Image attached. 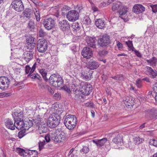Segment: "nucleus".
Here are the masks:
<instances>
[{
    "label": "nucleus",
    "mask_w": 157,
    "mask_h": 157,
    "mask_svg": "<svg viewBox=\"0 0 157 157\" xmlns=\"http://www.w3.org/2000/svg\"><path fill=\"white\" fill-rule=\"evenodd\" d=\"M77 122L76 117L75 115L69 114L65 117L64 123L69 130L73 129L76 126Z\"/></svg>",
    "instance_id": "f257e3e1"
},
{
    "label": "nucleus",
    "mask_w": 157,
    "mask_h": 157,
    "mask_svg": "<svg viewBox=\"0 0 157 157\" xmlns=\"http://www.w3.org/2000/svg\"><path fill=\"white\" fill-rule=\"evenodd\" d=\"M48 80L50 84L55 87L61 86L63 83V80L61 76L58 74L51 75Z\"/></svg>",
    "instance_id": "f03ea898"
},
{
    "label": "nucleus",
    "mask_w": 157,
    "mask_h": 157,
    "mask_svg": "<svg viewBox=\"0 0 157 157\" xmlns=\"http://www.w3.org/2000/svg\"><path fill=\"white\" fill-rule=\"evenodd\" d=\"M61 119L60 116L55 114H51L47 120V123L49 127L53 128L57 126L59 124Z\"/></svg>",
    "instance_id": "7ed1b4c3"
},
{
    "label": "nucleus",
    "mask_w": 157,
    "mask_h": 157,
    "mask_svg": "<svg viewBox=\"0 0 157 157\" xmlns=\"http://www.w3.org/2000/svg\"><path fill=\"white\" fill-rule=\"evenodd\" d=\"M81 88L80 89L81 93L85 95H87L92 92V87L91 85L87 82H81L80 83Z\"/></svg>",
    "instance_id": "20e7f679"
},
{
    "label": "nucleus",
    "mask_w": 157,
    "mask_h": 157,
    "mask_svg": "<svg viewBox=\"0 0 157 157\" xmlns=\"http://www.w3.org/2000/svg\"><path fill=\"white\" fill-rule=\"evenodd\" d=\"M12 78L6 76L0 77V89H7L9 86L11 80Z\"/></svg>",
    "instance_id": "39448f33"
},
{
    "label": "nucleus",
    "mask_w": 157,
    "mask_h": 157,
    "mask_svg": "<svg viewBox=\"0 0 157 157\" xmlns=\"http://www.w3.org/2000/svg\"><path fill=\"white\" fill-rule=\"evenodd\" d=\"M42 23L45 29L48 30L53 29L55 26V22L52 18H45L42 20Z\"/></svg>",
    "instance_id": "423d86ee"
},
{
    "label": "nucleus",
    "mask_w": 157,
    "mask_h": 157,
    "mask_svg": "<svg viewBox=\"0 0 157 157\" xmlns=\"http://www.w3.org/2000/svg\"><path fill=\"white\" fill-rule=\"evenodd\" d=\"M12 8L16 11L21 12L24 9L22 1L21 0H14L11 4Z\"/></svg>",
    "instance_id": "0eeeda50"
},
{
    "label": "nucleus",
    "mask_w": 157,
    "mask_h": 157,
    "mask_svg": "<svg viewBox=\"0 0 157 157\" xmlns=\"http://www.w3.org/2000/svg\"><path fill=\"white\" fill-rule=\"evenodd\" d=\"M56 131L54 130L52 132V135L51 136V139L55 142L60 143L65 140L66 139L65 136L63 133L61 132L59 135L56 133Z\"/></svg>",
    "instance_id": "6e6552de"
},
{
    "label": "nucleus",
    "mask_w": 157,
    "mask_h": 157,
    "mask_svg": "<svg viewBox=\"0 0 157 157\" xmlns=\"http://www.w3.org/2000/svg\"><path fill=\"white\" fill-rule=\"evenodd\" d=\"M110 36L107 34H105L102 36V37L98 40V43L100 46L105 47L110 44Z\"/></svg>",
    "instance_id": "1a4fd4ad"
},
{
    "label": "nucleus",
    "mask_w": 157,
    "mask_h": 157,
    "mask_svg": "<svg viewBox=\"0 0 157 157\" xmlns=\"http://www.w3.org/2000/svg\"><path fill=\"white\" fill-rule=\"evenodd\" d=\"M37 48L39 52H44L48 48V43L47 41L43 39L39 40L38 41Z\"/></svg>",
    "instance_id": "9d476101"
},
{
    "label": "nucleus",
    "mask_w": 157,
    "mask_h": 157,
    "mask_svg": "<svg viewBox=\"0 0 157 157\" xmlns=\"http://www.w3.org/2000/svg\"><path fill=\"white\" fill-rule=\"evenodd\" d=\"M66 17L69 21H75L78 19V13L75 10H71L67 12Z\"/></svg>",
    "instance_id": "9b49d317"
},
{
    "label": "nucleus",
    "mask_w": 157,
    "mask_h": 157,
    "mask_svg": "<svg viewBox=\"0 0 157 157\" xmlns=\"http://www.w3.org/2000/svg\"><path fill=\"white\" fill-rule=\"evenodd\" d=\"M81 54L84 58L89 59L93 55L92 51L88 47H86L83 49Z\"/></svg>",
    "instance_id": "f8f14e48"
},
{
    "label": "nucleus",
    "mask_w": 157,
    "mask_h": 157,
    "mask_svg": "<svg viewBox=\"0 0 157 157\" xmlns=\"http://www.w3.org/2000/svg\"><path fill=\"white\" fill-rule=\"evenodd\" d=\"M86 41L88 46L93 48H96V40L95 37L87 36L86 39Z\"/></svg>",
    "instance_id": "ddd939ff"
},
{
    "label": "nucleus",
    "mask_w": 157,
    "mask_h": 157,
    "mask_svg": "<svg viewBox=\"0 0 157 157\" xmlns=\"http://www.w3.org/2000/svg\"><path fill=\"white\" fill-rule=\"evenodd\" d=\"M93 73L92 70L88 69V70L82 73L81 77L85 80H89L92 78Z\"/></svg>",
    "instance_id": "4468645a"
},
{
    "label": "nucleus",
    "mask_w": 157,
    "mask_h": 157,
    "mask_svg": "<svg viewBox=\"0 0 157 157\" xmlns=\"http://www.w3.org/2000/svg\"><path fill=\"white\" fill-rule=\"evenodd\" d=\"M145 10V7L141 4H135L132 8V11L136 14L141 13Z\"/></svg>",
    "instance_id": "2eb2a0df"
},
{
    "label": "nucleus",
    "mask_w": 157,
    "mask_h": 157,
    "mask_svg": "<svg viewBox=\"0 0 157 157\" xmlns=\"http://www.w3.org/2000/svg\"><path fill=\"white\" fill-rule=\"evenodd\" d=\"M146 74L151 78H155L157 76V71L154 70L151 67L146 66Z\"/></svg>",
    "instance_id": "dca6fc26"
},
{
    "label": "nucleus",
    "mask_w": 157,
    "mask_h": 157,
    "mask_svg": "<svg viewBox=\"0 0 157 157\" xmlns=\"http://www.w3.org/2000/svg\"><path fill=\"white\" fill-rule=\"evenodd\" d=\"M34 52L33 51H26L23 54L22 58L26 62H29L33 57Z\"/></svg>",
    "instance_id": "f3484780"
},
{
    "label": "nucleus",
    "mask_w": 157,
    "mask_h": 157,
    "mask_svg": "<svg viewBox=\"0 0 157 157\" xmlns=\"http://www.w3.org/2000/svg\"><path fill=\"white\" fill-rule=\"evenodd\" d=\"M59 26L63 31L67 30L70 28V25L68 21L66 20H63L60 21L59 23Z\"/></svg>",
    "instance_id": "a211bd4d"
},
{
    "label": "nucleus",
    "mask_w": 157,
    "mask_h": 157,
    "mask_svg": "<svg viewBox=\"0 0 157 157\" xmlns=\"http://www.w3.org/2000/svg\"><path fill=\"white\" fill-rule=\"evenodd\" d=\"M5 124L6 126L8 129L11 130L15 129V124L13 123V121L10 119H6L4 120Z\"/></svg>",
    "instance_id": "6ab92c4d"
},
{
    "label": "nucleus",
    "mask_w": 157,
    "mask_h": 157,
    "mask_svg": "<svg viewBox=\"0 0 157 157\" xmlns=\"http://www.w3.org/2000/svg\"><path fill=\"white\" fill-rule=\"evenodd\" d=\"M128 8L126 6H123L122 5L119 9L118 13L120 15L119 17L122 19H123L124 17L126 16V13L128 11Z\"/></svg>",
    "instance_id": "aec40b11"
},
{
    "label": "nucleus",
    "mask_w": 157,
    "mask_h": 157,
    "mask_svg": "<svg viewBox=\"0 0 157 157\" xmlns=\"http://www.w3.org/2000/svg\"><path fill=\"white\" fill-rule=\"evenodd\" d=\"M47 123L45 124L41 123L39 126L37 132L40 134L46 133L48 131Z\"/></svg>",
    "instance_id": "412c9836"
},
{
    "label": "nucleus",
    "mask_w": 157,
    "mask_h": 157,
    "mask_svg": "<svg viewBox=\"0 0 157 157\" xmlns=\"http://www.w3.org/2000/svg\"><path fill=\"white\" fill-rule=\"evenodd\" d=\"M12 116L14 121L18 120H23V113L20 110H17L13 114Z\"/></svg>",
    "instance_id": "4be33fe9"
},
{
    "label": "nucleus",
    "mask_w": 157,
    "mask_h": 157,
    "mask_svg": "<svg viewBox=\"0 0 157 157\" xmlns=\"http://www.w3.org/2000/svg\"><path fill=\"white\" fill-rule=\"evenodd\" d=\"M70 95L72 98L76 100H78L80 99L81 94L79 91L77 90L75 87V90L70 93Z\"/></svg>",
    "instance_id": "5701e85b"
},
{
    "label": "nucleus",
    "mask_w": 157,
    "mask_h": 157,
    "mask_svg": "<svg viewBox=\"0 0 157 157\" xmlns=\"http://www.w3.org/2000/svg\"><path fill=\"white\" fill-rule=\"evenodd\" d=\"M87 65L89 69L91 70L96 69L99 66V64L97 62L92 60L89 61Z\"/></svg>",
    "instance_id": "b1692460"
},
{
    "label": "nucleus",
    "mask_w": 157,
    "mask_h": 157,
    "mask_svg": "<svg viewBox=\"0 0 157 157\" xmlns=\"http://www.w3.org/2000/svg\"><path fill=\"white\" fill-rule=\"evenodd\" d=\"M52 111L53 112V114L58 115L62 112V109L61 108H59V105L56 104L53 106L52 108Z\"/></svg>",
    "instance_id": "393cba45"
},
{
    "label": "nucleus",
    "mask_w": 157,
    "mask_h": 157,
    "mask_svg": "<svg viewBox=\"0 0 157 157\" xmlns=\"http://www.w3.org/2000/svg\"><path fill=\"white\" fill-rule=\"evenodd\" d=\"M36 65V63H35L31 67L29 66H26L25 67V72L26 74L33 73L34 72Z\"/></svg>",
    "instance_id": "a878e982"
},
{
    "label": "nucleus",
    "mask_w": 157,
    "mask_h": 157,
    "mask_svg": "<svg viewBox=\"0 0 157 157\" xmlns=\"http://www.w3.org/2000/svg\"><path fill=\"white\" fill-rule=\"evenodd\" d=\"M15 127L18 129H24V121L23 120H18L15 121Z\"/></svg>",
    "instance_id": "bb28decb"
},
{
    "label": "nucleus",
    "mask_w": 157,
    "mask_h": 157,
    "mask_svg": "<svg viewBox=\"0 0 157 157\" xmlns=\"http://www.w3.org/2000/svg\"><path fill=\"white\" fill-rule=\"evenodd\" d=\"M95 24L98 28L100 29H102L104 28L105 25L104 20L101 19L97 20L95 21Z\"/></svg>",
    "instance_id": "cd10ccee"
},
{
    "label": "nucleus",
    "mask_w": 157,
    "mask_h": 157,
    "mask_svg": "<svg viewBox=\"0 0 157 157\" xmlns=\"http://www.w3.org/2000/svg\"><path fill=\"white\" fill-rule=\"evenodd\" d=\"M33 125V121L29 119H27L24 121V129L25 130H28Z\"/></svg>",
    "instance_id": "c85d7f7f"
},
{
    "label": "nucleus",
    "mask_w": 157,
    "mask_h": 157,
    "mask_svg": "<svg viewBox=\"0 0 157 157\" xmlns=\"http://www.w3.org/2000/svg\"><path fill=\"white\" fill-rule=\"evenodd\" d=\"M122 5V3L120 2H117L114 3H113L112 6V10L113 11L117 10L120 8Z\"/></svg>",
    "instance_id": "c756f323"
},
{
    "label": "nucleus",
    "mask_w": 157,
    "mask_h": 157,
    "mask_svg": "<svg viewBox=\"0 0 157 157\" xmlns=\"http://www.w3.org/2000/svg\"><path fill=\"white\" fill-rule=\"evenodd\" d=\"M39 72L42 76L44 80L46 81H48L49 79L46 76L47 74V70L45 69H42L40 70Z\"/></svg>",
    "instance_id": "7c9ffc66"
},
{
    "label": "nucleus",
    "mask_w": 157,
    "mask_h": 157,
    "mask_svg": "<svg viewBox=\"0 0 157 157\" xmlns=\"http://www.w3.org/2000/svg\"><path fill=\"white\" fill-rule=\"evenodd\" d=\"M112 141L113 143L115 144H117L118 145H120L121 143L122 139L119 136L117 135L113 139Z\"/></svg>",
    "instance_id": "2f4dec72"
},
{
    "label": "nucleus",
    "mask_w": 157,
    "mask_h": 157,
    "mask_svg": "<svg viewBox=\"0 0 157 157\" xmlns=\"http://www.w3.org/2000/svg\"><path fill=\"white\" fill-rule=\"evenodd\" d=\"M147 62L150 63L151 66H155L157 63V59L155 57L150 59H149L146 60Z\"/></svg>",
    "instance_id": "473e14b6"
},
{
    "label": "nucleus",
    "mask_w": 157,
    "mask_h": 157,
    "mask_svg": "<svg viewBox=\"0 0 157 157\" xmlns=\"http://www.w3.org/2000/svg\"><path fill=\"white\" fill-rule=\"evenodd\" d=\"M111 78L115 80L117 82L118 81H122L124 80V77L122 74H118L115 76L111 77Z\"/></svg>",
    "instance_id": "72a5a7b5"
},
{
    "label": "nucleus",
    "mask_w": 157,
    "mask_h": 157,
    "mask_svg": "<svg viewBox=\"0 0 157 157\" xmlns=\"http://www.w3.org/2000/svg\"><path fill=\"white\" fill-rule=\"evenodd\" d=\"M36 39L31 35L28 36L26 39V43L28 44L29 43H35V41Z\"/></svg>",
    "instance_id": "f704fd0d"
},
{
    "label": "nucleus",
    "mask_w": 157,
    "mask_h": 157,
    "mask_svg": "<svg viewBox=\"0 0 157 157\" xmlns=\"http://www.w3.org/2000/svg\"><path fill=\"white\" fill-rule=\"evenodd\" d=\"M36 26V24L34 23V21L32 19L30 20L29 22L28 27L31 30L35 29Z\"/></svg>",
    "instance_id": "c9c22d12"
},
{
    "label": "nucleus",
    "mask_w": 157,
    "mask_h": 157,
    "mask_svg": "<svg viewBox=\"0 0 157 157\" xmlns=\"http://www.w3.org/2000/svg\"><path fill=\"white\" fill-rule=\"evenodd\" d=\"M31 14V10L30 9H26L23 12V16L24 17L29 19L30 18V16Z\"/></svg>",
    "instance_id": "e433bc0d"
},
{
    "label": "nucleus",
    "mask_w": 157,
    "mask_h": 157,
    "mask_svg": "<svg viewBox=\"0 0 157 157\" xmlns=\"http://www.w3.org/2000/svg\"><path fill=\"white\" fill-rule=\"evenodd\" d=\"M72 27L73 31L77 32L80 29V26L78 23H73L72 25Z\"/></svg>",
    "instance_id": "4c0bfd02"
},
{
    "label": "nucleus",
    "mask_w": 157,
    "mask_h": 157,
    "mask_svg": "<svg viewBox=\"0 0 157 157\" xmlns=\"http://www.w3.org/2000/svg\"><path fill=\"white\" fill-rule=\"evenodd\" d=\"M75 85H72L71 86L72 88L71 89L67 86H63V89L67 92H70V93L71 92L75 90Z\"/></svg>",
    "instance_id": "58836bf2"
},
{
    "label": "nucleus",
    "mask_w": 157,
    "mask_h": 157,
    "mask_svg": "<svg viewBox=\"0 0 157 157\" xmlns=\"http://www.w3.org/2000/svg\"><path fill=\"white\" fill-rule=\"evenodd\" d=\"M82 22L84 24L87 25L91 24V22L90 19L88 16H85L84 17Z\"/></svg>",
    "instance_id": "ea45409f"
},
{
    "label": "nucleus",
    "mask_w": 157,
    "mask_h": 157,
    "mask_svg": "<svg viewBox=\"0 0 157 157\" xmlns=\"http://www.w3.org/2000/svg\"><path fill=\"white\" fill-rule=\"evenodd\" d=\"M107 141V139L106 138H104L102 139L99 140L98 147H99L103 146Z\"/></svg>",
    "instance_id": "a19ab883"
},
{
    "label": "nucleus",
    "mask_w": 157,
    "mask_h": 157,
    "mask_svg": "<svg viewBox=\"0 0 157 157\" xmlns=\"http://www.w3.org/2000/svg\"><path fill=\"white\" fill-rule=\"evenodd\" d=\"M29 76H30V78L32 79L36 78L38 80L41 79V77L40 75L37 74H36L35 73H31L29 74Z\"/></svg>",
    "instance_id": "79ce46f5"
},
{
    "label": "nucleus",
    "mask_w": 157,
    "mask_h": 157,
    "mask_svg": "<svg viewBox=\"0 0 157 157\" xmlns=\"http://www.w3.org/2000/svg\"><path fill=\"white\" fill-rule=\"evenodd\" d=\"M35 43H29L28 44H25V47L27 49L32 50L35 46Z\"/></svg>",
    "instance_id": "37998d69"
},
{
    "label": "nucleus",
    "mask_w": 157,
    "mask_h": 157,
    "mask_svg": "<svg viewBox=\"0 0 157 157\" xmlns=\"http://www.w3.org/2000/svg\"><path fill=\"white\" fill-rule=\"evenodd\" d=\"M143 139L140 138L139 137H136L134 139V144H139L141 143L143 141Z\"/></svg>",
    "instance_id": "c03bdc74"
},
{
    "label": "nucleus",
    "mask_w": 157,
    "mask_h": 157,
    "mask_svg": "<svg viewBox=\"0 0 157 157\" xmlns=\"http://www.w3.org/2000/svg\"><path fill=\"white\" fill-rule=\"evenodd\" d=\"M39 144V147L40 151L41 150L44 148H45V145H46V143L45 141L44 140L43 141H40L38 143Z\"/></svg>",
    "instance_id": "a18cd8bd"
},
{
    "label": "nucleus",
    "mask_w": 157,
    "mask_h": 157,
    "mask_svg": "<svg viewBox=\"0 0 157 157\" xmlns=\"http://www.w3.org/2000/svg\"><path fill=\"white\" fill-rule=\"evenodd\" d=\"M42 79H39L37 82L38 84V86L41 89H43L45 88L46 85L44 83H43L41 81Z\"/></svg>",
    "instance_id": "49530a36"
},
{
    "label": "nucleus",
    "mask_w": 157,
    "mask_h": 157,
    "mask_svg": "<svg viewBox=\"0 0 157 157\" xmlns=\"http://www.w3.org/2000/svg\"><path fill=\"white\" fill-rule=\"evenodd\" d=\"M38 35L40 37H43L47 35V33L45 32L44 29H40L39 31Z\"/></svg>",
    "instance_id": "de8ad7c7"
},
{
    "label": "nucleus",
    "mask_w": 157,
    "mask_h": 157,
    "mask_svg": "<svg viewBox=\"0 0 157 157\" xmlns=\"http://www.w3.org/2000/svg\"><path fill=\"white\" fill-rule=\"evenodd\" d=\"M149 111L151 114L154 115L152 119L154 120L157 119V115H155V114H157V110L155 109H152L149 110Z\"/></svg>",
    "instance_id": "09e8293b"
},
{
    "label": "nucleus",
    "mask_w": 157,
    "mask_h": 157,
    "mask_svg": "<svg viewBox=\"0 0 157 157\" xmlns=\"http://www.w3.org/2000/svg\"><path fill=\"white\" fill-rule=\"evenodd\" d=\"M25 130L24 129L18 132V136L19 138H21L26 134Z\"/></svg>",
    "instance_id": "8fccbe9b"
},
{
    "label": "nucleus",
    "mask_w": 157,
    "mask_h": 157,
    "mask_svg": "<svg viewBox=\"0 0 157 157\" xmlns=\"http://www.w3.org/2000/svg\"><path fill=\"white\" fill-rule=\"evenodd\" d=\"M69 7L67 6H64L62 9V15L64 16L66 14H67V12L69 10Z\"/></svg>",
    "instance_id": "3c124183"
},
{
    "label": "nucleus",
    "mask_w": 157,
    "mask_h": 157,
    "mask_svg": "<svg viewBox=\"0 0 157 157\" xmlns=\"http://www.w3.org/2000/svg\"><path fill=\"white\" fill-rule=\"evenodd\" d=\"M153 89L156 94L155 98L156 102L157 103V83H155L154 84L153 86Z\"/></svg>",
    "instance_id": "603ef678"
},
{
    "label": "nucleus",
    "mask_w": 157,
    "mask_h": 157,
    "mask_svg": "<svg viewBox=\"0 0 157 157\" xmlns=\"http://www.w3.org/2000/svg\"><path fill=\"white\" fill-rule=\"evenodd\" d=\"M149 144L151 145L157 147V139H153L150 140Z\"/></svg>",
    "instance_id": "864d4df0"
},
{
    "label": "nucleus",
    "mask_w": 157,
    "mask_h": 157,
    "mask_svg": "<svg viewBox=\"0 0 157 157\" xmlns=\"http://www.w3.org/2000/svg\"><path fill=\"white\" fill-rule=\"evenodd\" d=\"M89 148L87 146H84L80 151V152L82 154H86L89 151Z\"/></svg>",
    "instance_id": "5fc2aeb1"
},
{
    "label": "nucleus",
    "mask_w": 157,
    "mask_h": 157,
    "mask_svg": "<svg viewBox=\"0 0 157 157\" xmlns=\"http://www.w3.org/2000/svg\"><path fill=\"white\" fill-rule=\"evenodd\" d=\"M17 153L21 155H24V154L25 153H26V152H25V151L21 148H17Z\"/></svg>",
    "instance_id": "6e6d98bb"
},
{
    "label": "nucleus",
    "mask_w": 157,
    "mask_h": 157,
    "mask_svg": "<svg viewBox=\"0 0 157 157\" xmlns=\"http://www.w3.org/2000/svg\"><path fill=\"white\" fill-rule=\"evenodd\" d=\"M136 85L137 87L139 88H141L142 87V82L140 79H138L136 80Z\"/></svg>",
    "instance_id": "4d7b16f0"
},
{
    "label": "nucleus",
    "mask_w": 157,
    "mask_h": 157,
    "mask_svg": "<svg viewBox=\"0 0 157 157\" xmlns=\"http://www.w3.org/2000/svg\"><path fill=\"white\" fill-rule=\"evenodd\" d=\"M34 14L36 21H39L40 20L39 11L36 10V12H34Z\"/></svg>",
    "instance_id": "13d9d810"
},
{
    "label": "nucleus",
    "mask_w": 157,
    "mask_h": 157,
    "mask_svg": "<svg viewBox=\"0 0 157 157\" xmlns=\"http://www.w3.org/2000/svg\"><path fill=\"white\" fill-rule=\"evenodd\" d=\"M52 135V133H49V134H47L45 137V140L46 142H49L51 139V136Z\"/></svg>",
    "instance_id": "bf43d9fd"
},
{
    "label": "nucleus",
    "mask_w": 157,
    "mask_h": 157,
    "mask_svg": "<svg viewBox=\"0 0 157 157\" xmlns=\"http://www.w3.org/2000/svg\"><path fill=\"white\" fill-rule=\"evenodd\" d=\"M134 143L129 142L128 143V147L131 149L134 150L135 148V145Z\"/></svg>",
    "instance_id": "052dcab7"
},
{
    "label": "nucleus",
    "mask_w": 157,
    "mask_h": 157,
    "mask_svg": "<svg viewBox=\"0 0 157 157\" xmlns=\"http://www.w3.org/2000/svg\"><path fill=\"white\" fill-rule=\"evenodd\" d=\"M153 12L155 13L157 12V4L152 5L151 6Z\"/></svg>",
    "instance_id": "680f3d73"
},
{
    "label": "nucleus",
    "mask_w": 157,
    "mask_h": 157,
    "mask_svg": "<svg viewBox=\"0 0 157 157\" xmlns=\"http://www.w3.org/2000/svg\"><path fill=\"white\" fill-rule=\"evenodd\" d=\"M117 45L119 50H121L123 49V46L122 44L119 41H117Z\"/></svg>",
    "instance_id": "e2e57ef3"
},
{
    "label": "nucleus",
    "mask_w": 157,
    "mask_h": 157,
    "mask_svg": "<svg viewBox=\"0 0 157 157\" xmlns=\"http://www.w3.org/2000/svg\"><path fill=\"white\" fill-rule=\"evenodd\" d=\"M40 120L39 119H35L33 120V125H36L39 126L40 124Z\"/></svg>",
    "instance_id": "0e129e2a"
},
{
    "label": "nucleus",
    "mask_w": 157,
    "mask_h": 157,
    "mask_svg": "<svg viewBox=\"0 0 157 157\" xmlns=\"http://www.w3.org/2000/svg\"><path fill=\"white\" fill-rule=\"evenodd\" d=\"M124 102H127L129 101L131 102L132 101V98H130L128 96L124 98L123 99Z\"/></svg>",
    "instance_id": "69168bd1"
},
{
    "label": "nucleus",
    "mask_w": 157,
    "mask_h": 157,
    "mask_svg": "<svg viewBox=\"0 0 157 157\" xmlns=\"http://www.w3.org/2000/svg\"><path fill=\"white\" fill-rule=\"evenodd\" d=\"M125 43L129 48H131V47H132L133 46L132 41L128 40V41H126Z\"/></svg>",
    "instance_id": "338daca9"
},
{
    "label": "nucleus",
    "mask_w": 157,
    "mask_h": 157,
    "mask_svg": "<svg viewBox=\"0 0 157 157\" xmlns=\"http://www.w3.org/2000/svg\"><path fill=\"white\" fill-rule=\"evenodd\" d=\"M132 102H129L128 101L127 102H124V104H125L126 107L129 108L130 106L132 105Z\"/></svg>",
    "instance_id": "774afa93"
}]
</instances>
